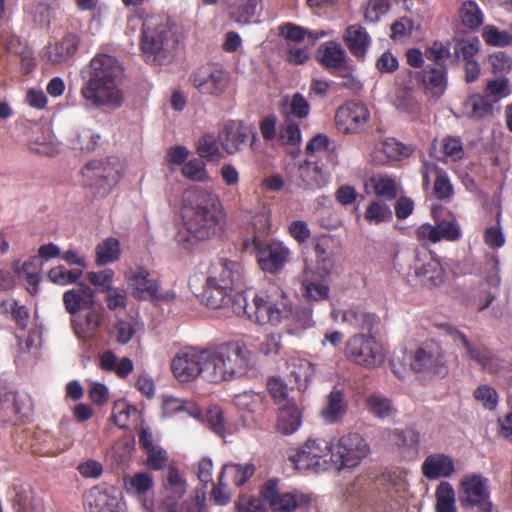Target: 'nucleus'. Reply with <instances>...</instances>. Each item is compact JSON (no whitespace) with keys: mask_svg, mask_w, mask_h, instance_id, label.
Wrapping results in <instances>:
<instances>
[{"mask_svg":"<svg viewBox=\"0 0 512 512\" xmlns=\"http://www.w3.org/2000/svg\"><path fill=\"white\" fill-rule=\"evenodd\" d=\"M255 366V355L244 342L227 341L205 349L189 347L179 351L171 370L182 383L198 376L210 383H220L247 376Z\"/></svg>","mask_w":512,"mask_h":512,"instance_id":"f257e3e1","label":"nucleus"},{"mask_svg":"<svg viewBox=\"0 0 512 512\" xmlns=\"http://www.w3.org/2000/svg\"><path fill=\"white\" fill-rule=\"evenodd\" d=\"M225 213L219 197L201 187L188 189L183 196L182 218L189 233L186 239L204 241L213 238L221 230ZM179 241H185L179 235Z\"/></svg>","mask_w":512,"mask_h":512,"instance_id":"f03ea898","label":"nucleus"},{"mask_svg":"<svg viewBox=\"0 0 512 512\" xmlns=\"http://www.w3.org/2000/svg\"><path fill=\"white\" fill-rule=\"evenodd\" d=\"M119 74L120 65L115 57L108 54H98L93 57L89 65L88 78L81 87L85 106L120 107L124 98L117 83Z\"/></svg>","mask_w":512,"mask_h":512,"instance_id":"7ed1b4c3","label":"nucleus"},{"mask_svg":"<svg viewBox=\"0 0 512 512\" xmlns=\"http://www.w3.org/2000/svg\"><path fill=\"white\" fill-rule=\"evenodd\" d=\"M176 42L175 33L165 16L144 18L139 45L145 62L162 65L169 61Z\"/></svg>","mask_w":512,"mask_h":512,"instance_id":"20e7f679","label":"nucleus"},{"mask_svg":"<svg viewBox=\"0 0 512 512\" xmlns=\"http://www.w3.org/2000/svg\"><path fill=\"white\" fill-rule=\"evenodd\" d=\"M243 249L255 256L263 272L271 275L282 272L292 256L290 248L283 241L263 238L260 235L246 238L243 241Z\"/></svg>","mask_w":512,"mask_h":512,"instance_id":"39448f33","label":"nucleus"},{"mask_svg":"<svg viewBox=\"0 0 512 512\" xmlns=\"http://www.w3.org/2000/svg\"><path fill=\"white\" fill-rule=\"evenodd\" d=\"M261 500L272 512H292L306 509L311 496L298 489H286L277 478L267 480L260 490Z\"/></svg>","mask_w":512,"mask_h":512,"instance_id":"423d86ee","label":"nucleus"},{"mask_svg":"<svg viewBox=\"0 0 512 512\" xmlns=\"http://www.w3.org/2000/svg\"><path fill=\"white\" fill-rule=\"evenodd\" d=\"M292 309L278 291H260L253 296L248 319L260 325H277L287 319Z\"/></svg>","mask_w":512,"mask_h":512,"instance_id":"0eeeda50","label":"nucleus"},{"mask_svg":"<svg viewBox=\"0 0 512 512\" xmlns=\"http://www.w3.org/2000/svg\"><path fill=\"white\" fill-rule=\"evenodd\" d=\"M458 501L466 512H492L489 480L476 473L464 476L458 487Z\"/></svg>","mask_w":512,"mask_h":512,"instance_id":"6e6552de","label":"nucleus"},{"mask_svg":"<svg viewBox=\"0 0 512 512\" xmlns=\"http://www.w3.org/2000/svg\"><path fill=\"white\" fill-rule=\"evenodd\" d=\"M332 452V441L324 438H309L303 445L292 449L288 460L297 470H325L327 457Z\"/></svg>","mask_w":512,"mask_h":512,"instance_id":"1a4fd4ad","label":"nucleus"},{"mask_svg":"<svg viewBox=\"0 0 512 512\" xmlns=\"http://www.w3.org/2000/svg\"><path fill=\"white\" fill-rule=\"evenodd\" d=\"M370 446L359 433L352 432L341 436L332 443L331 460L338 470L354 468L369 454Z\"/></svg>","mask_w":512,"mask_h":512,"instance_id":"9d476101","label":"nucleus"},{"mask_svg":"<svg viewBox=\"0 0 512 512\" xmlns=\"http://www.w3.org/2000/svg\"><path fill=\"white\" fill-rule=\"evenodd\" d=\"M410 367L415 373H428L444 378L448 374L446 351L439 342L427 340L414 351Z\"/></svg>","mask_w":512,"mask_h":512,"instance_id":"9b49d317","label":"nucleus"},{"mask_svg":"<svg viewBox=\"0 0 512 512\" xmlns=\"http://www.w3.org/2000/svg\"><path fill=\"white\" fill-rule=\"evenodd\" d=\"M189 81L202 95L220 96L228 88L230 75L221 64L206 63L190 74Z\"/></svg>","mask_w":512,"mask_h":512,"instance_id":"f8f14e48","label":"nucleus"},{"mask_svg":"<svg viewBox=\"0 0 512 512\" xmlns=\"http://www.w3.org/2000/svg\"><path fill=\"white\" fill-rule=\"evenodd\" d=\"M218 139L226 154L235 155L243 152L248 146L253 149L257 134L244 122L229 120L219 130Z\"/></svg>","mask_w":512,"mask_h":512,"instance_id":"ddd939ff","label":"nucleus"},{"mask_svg":"<svg viewBox=\"0 0 512 512\" xmlns=\"http://www.w3.org/2000/svg\"><path fill=\"white\" fill-rule=\"evenodd\" d=\"M348 359L365 367H376L383 361L382 349L371 335L357 334L346 343Z\"/></svg>","mask_w":512,"mask_h":512,"instance_id":"4468645a","label":"nucleus"},{"mask_svg":"<svg viewBox=\"0 0 512 512\" xmlns=\"http://www.w3.org/2000/svg\"><path fill=\"white\" fill-rule=\"evenodd\" d=\"M370 120L368 107L360 101H347L335 113V125L342 134L363 132Z\"/></svg>","mask_w":512,"mask_h":512,"instance_id":"2eb2a0df","label":"nucleus"},{"mask_svg":"<svg viewBox=\"0 0 512 512\" xmlns=\"http://www.w3.org/2000/svg\"><path fill=\"white\" fill-rule=\"evenodd\" d=\"M83 183L94 190L95 195L104 196L118 182V171L109 162L93 160L82 168Z\"/></svg>","mask_w":512,"mask_h":512,"instance_id":"dca6fc26","label":"nucleus"},{"mask_svg":"<svg viewBox=\"0 0 512 512\" xmlns=\"http://www.w3.org/2000/svg\"><path fill=\"white\" fill-rule=\"evenodd\" d=\"M207 278L238 289L244 285V267L238 260L220 257L211 264Z\"/></svg>","mask_w":512,"mask_h":512,"instance_id":"f3484780","label":"nucleus"},{"mask_svg":"<svg viewBox=\"0 0 512 512\" xmlns=\"http://www.w3.org/2000/svg\"><path fill=\"white\" fill-rule=\"evenodd\" d=\"M452 336L455 340H458L465 349L466 356L481 366L484 371L497 373L500 370L499 359L488 347L471 342L468 337L459 330H455Z\"/></svg>","mask_w":512,"mask_h":512,"instance_id":"a211bd4d","label":"nucleus"},{"mask_svg":"<svg viewBox=\"0 0 512 512\" xmlns=\"http://www.w3.org/2000/svg\"><path fill=\"white\" fill-rule=\"evenodd\" d=\"M81 38L76 33H67L60 40L50 43L44 49V55L52 65L71 64Z\"/></svg>","mask_w":512,"mask_h":512,"instance_id":"6ab92c4d","label":"nucleus"},{"mask_svg":"<svg viewBox=\"0 0 512 512\" xmlns=\"http://www.w3.org/2000/svg\"><path fill=\"white\" fill-rule=\"evenodd\" d=\"M431 217L435 222L440 241L456 242L462 238V230L456 216L442 205H433Z\"/></svg>","mask_w":512,"mask_h":512,"instance_id":"aec40b11","label":"nucleus"},{"mask_svg":"<svg viewBox=\"0 0 512 512\" xmlns=\"http://www.w3.org/2000/svg\"><path fill=\"white\" fill-rule=\"evenodd\" d=\"M305 154L307 158L323 162L326 165L336 167L339 163L336 144L322 133L313 136L306 144Z\"/></svg>","mask_w":512,"mask_h":512,"instance_id":"412c9836","label":"nucleus"},{"mask_svg":"<svg viewBox=\"0 0 512 512\" xmlns=\"http://www.w3.org/2000/svg\"><path fill=\"white\" fill-rule=\"evenodd\" d=\"M127 280L135 299L148 300L158 297L159 282L147 269L138 267L130 273Z\"/></svg>","mask_w":512,"mask_h":512,"instance_id":"4be33fe9","label":"nucleus"},{"mask_svg":"<svg viewBox=\"0 0 512 512\" xmlns=\"http://www.w3.org/2000/svg\"><path fill=\"white\" fill-rule=\"evenodd\" d=\"M325 165L324 162L306 158L298 167V176L301 181L299 186L310 190L324 187L329 181L328 173L324 171Z\"/></svg>","mask_w":512,"mask_h":512,"instance_id":"5701e85b","label":"nucleus"},{"mask_svg":"<svg viewBox=\"0 0 512 512\" xmlns=\"http://www.w3.org/2000/svg\"><path fill=\"white\" fill-rule=\"evenodd\" d=\"M419 74L425 95L435 101L441 98L447 88L446 67L427 65Z\"/></svg>","mask_w":512,"mask_h":512,"instance_id":"b1692460","label":"nucleus"},{"mask_svg":"<svg viewBox=\"0 0 512 512\" xmlns=\"http://www.w3.org/2000/svg\"><path fill=\"white\" fill-rule=\"evenodd\" d=\"M85 504L89 512H124L117 496L100 486H95L86 493Z\"/></svg>","mask_w":512,"mask_h":512,"instance_id":"393cba45","label":"nucleus"},{"mask_svg":"<svg viewBox=\"0 0 512 512\" xmlns=\"http://www.w3.org/2000/svg\"><path fill=\"white\" fill-rule=\"evenodd\" d=\"M65 309L71 315L81 310L90 309L95 303V291L85 283H78L77 288L67 290L63 294Z\"/></svg>","mask_w":512,"mask_h":512,"instance_id":"a878e982","label":"nucleus"},{"mask_svg":"<svg viewBox=\"0 0 512 512\" xmlns=\"http://www.w3.org/2000/svg\"><path fill=\"white\" fill-rule=\"evenodd\" d=\"M421 470L429 480L448 478L455 472V464L451 456L444 453H434L425 458Z\"/></svg>","mask_w":512,"mask_h":512,"instance_id":"bb28decb","label":"nucleus"},{"mask_svg":"<svg viewBox=\"0 0 512 512\" xmlns=\"http://www.w3.org/2000/svg\"><path fill=\"white\" fill-rule=\"evenodd\" d=\"M317 60L326 69L332 72L345 70L349 64L346 52L341 45L335 41L323 43L317 50Z\"/></svg>","mask_w":512,"mask_h":512,"instance_id":"cd10ccee","label":"nucleus"},{"mask_svg":"<svg viewBox=\"0 0 512 512\" xmlns=\"http://www.w3.org/2000/svg\"><path fill=\"white\" fill-rule=\"evenodd\" d=\"M234 290L236 289L207 278L199 295L200 302L212 309L225 308L229 302V293Z\"/></svg>","mask_w":512,"mask_h":512,"instance_id":"c85d7f7f","label":"nucleus"},{"mask_svg":"<svg viewBox=\"0 0 512 512\" xmlns=\"http://www.w3.org/2000/svg\"><path fill=\"white\" fill-rule=\"evenodd\" d=\"M348 410V402L343 390L334 387L327 396L326 405L320 415L326 423L334 424L342 420Z\"/></svg>","mask_w":512,"mask_h":512,"instance_id":"c756f323","label":"nucleus"},{"mask_svg":"<svg viewBox=\"0 0 512 512\" xmlns=\"http://www.w3.org/2000/svg\"><path fill=\"white\" fill-rule=\"evenodd\" d=\"M344 41L350 53L357 59L363 60L370 46L371 38L363 26L353 24L346 28Z\"/></svg>","mask_w":512,"mask_h":512,"instance_id":"7c9ffc66","label":"nucleus"},{"mask_svg":"<svg viewBox=\"0 0 512 512\" xmlns=\"http://www.w3.org/2000/svg\"><path fill=\"white\" fill-rule=\"evenodd\" d=\"M302 424V411L295 403H286L279 408L277 416V431L283 435L296 432Z\"/></svg>","mask_w":512,"mask_h":512,"instance_id":"2f4dec72","label":"nucleus"},{"mask_svg":"<svg viewBox=\"0 0 512 512\" xmlns=\"http://www.w3.org/2000/svg\"><path fill=\"white\" fill-rule=\"evenodd\" d=\"M342 320L353 328L367 332L369 335H371L374 328L380 323V318L375 313L365 311L360 307L346 310L343 313Z\"/></svg>","mask_w":512,"mask_h":512,"instance_id":"473e14b6","label":"nucleus"},{"mask_svg":"<svg viewBox=\"0 0 512 512\" xmlns=\"http://www.w3.org/2000/svg\"><path fill=\"white\" fill-rule=\"evenodd\" d=\"M304 296L308 300L321 301L329 296V286L325 283V278H320L310 267H306L303 273Z\"/></svg>","mask_w":512,"mask_h":512,"instance_id":"72a5a7b5","label":"nucleus"},{"mask_svg":"<svg viewBox=\"0 0 512 512\" xmlns=\"http://www.w3.org/2000/svg\"><path fill=\"white\" fill-rule=\"evenodd\" d=\"M262 10V0H237L230 12V19L239 24H250Z\"/></svg>","mask_w":512,"mask_h":512,"instance_id":"f704fd0d","label":"nucleus"},{"mask_svg":"<svg viewBox=\"0 0 512 512\" xmlns=\"http://www.w3.org/2000/svg\"><path fill=\"white\" fill-rule=\"evenodd\" d=\"M220 147L218 136L216 137L213 133H206L197 140L196 153L201 159L206 161H219L223 158V152Z\"/></svg>","mask_w":512,"mask_h":512,"instance_id":"c9c22d12","label":"nucleus"},{"mask_svg":"<svg viewBox=\"0 0 512 512\" xmlns=\"http://www.w3.org/2000/svg\"><path fill=\"white\" fill-rule=\"evenodd\" d=\"M463 109L465 115L473 120L483 119L493 113L491 102L481 94L469 96L464 102Z\"/></svg>","mask_w":512,"mask_h":512,"instance_id":"e433bc0d","label":"nucleus"},{"mask_svg":"<svg viewBox=\"0 0 512 512\" xmlns=\"http://www.w3.org/2000/svg\"><path fill=\"white\" fill-rule=\"evenodd\" d=\"M124 485L128 494L143 499L147 492L153 488V477L147 472H137L124 477Z\"/></svg>","mask_w":512,"mask_h":512,"instance_id":"4c0bfd02","label":"nucleus"},{"mask_svg":"<svg viewBox=\"0 0 512 512\" xmlns=\"http://www.w3.org/2000/svg\"><path fill=\"white\" fill-rule=\"evenodd\" d=\"M101 323L102 314L96 309L90 310L83 321L78 319L72 320V326L79 338H90L95 335Z\"/></svg>","mask_w":512,"mask_h":512,"instance_id":"58836bf2","label":"nucleus"},{"mask_svg":"<svg viewBox=\"0 0 512 512\" xmlns=\"http://www.w3.org/2000/svg\"><path fill=\"white\" fill-rule=\"evenodd\" d=\"M464 27L470 30L478 29L484 22V15L479 5L473 0L464 1L458 11Z\"/></svg>","mask_w":512,"mask_h":512,"instance_id":"ea45409f","label":"nucleus"},{"mask_svg":"<svg viewBox=\"0 0 512 512\" xmlns=\"http://www.w3.org/2000/svg\"><path fill=\"white\" fill-rule=\"evenodd\" d=\"M365 404L368 412L379 419L389 418L396 412L391 399L381 394H370L366 398Z\"/></svg>","mask_w":512,"mask_h":512,"instance_id":"a19ab883","label":"nucleus"},{"mask_svg":"<svg viewBox=\"0 0 512 512\" xmlns=\"http://www.w3.org/2000/svg\"><path fill=\"white\" fill-rule=\"evenodd\" d=\"M254 473L255 467L252 464H227L222 468L218 476V481L221 483L222 479L228 476L235 486L240 487L244 485Z\"/></svg>","mask_w":512,"mask_h":512,"instance_id":"79ce46f5","label":"nucleus"},{"mask_svg":"<svg viewBox=\"0 0 512 512\" xmlns=\"http://www.w3.org/2000/svg\"><path fill=\"white\" fill-rule=\"evenodd\" d=\"M234 404L241 410L260 413L265 409V395L253 391H245L234 397Z\"/></svg>","mask_w":512,"mask_h":512,"instance_id":"37998d69","label":"nucleus"},{"mask_svg":"<svg viewBox=\"0 0 512 512\" xmlns=\"http://www.w3.org/2000/svg\"><path fill=\"white\" fill-rule=\"evenodd\" d=\"M163 412L172 416L178 412H186L189 416L199 418L202 415L200 408L192 402L183 401L175 397H166L163 401Z\"/></svg>","mask_w":512,"mask_h":512,"instance_id":"c03bdc74","label":"nucleus"},{"mask_svg":"<svg viewBox=\"0 0 512 512\" xmlns=\"http://www.w3.org/2000/svg\"><path fill=\"white\" fill-rule=\"evenodd\" d=\"M7 499L17 512H23L30 501V487L15 481L7 490Z\"/></svg>","mask_w":512,"mask_h":512,"instance_id":"a18cd8bd","label":"nucleus"},{"mask_svg":"<svg viewBox=\"0 0 512 512\" xmlns=\"http://www.w3.org/2000/svg\"><path fill=\"white\" fill-rule=\"evenodd\" d=\"M119 255V241L110 237L97 245L96 264L99 266H104L108 263L116 261L119 258Z\"/></svg>","mask_w":512,"mask_h":512,"instance_id":"49530a36","label":"nucleus"},{"mask_svg":"<svg viewBox=\"0 0 512 512\" xmlns=\"http://www.w3.org/2000/svg\"><path fill=\"white\" fill-rule=\"evenodd\" d=\"M436 512H456L455 492L448 482H441L436 488Z\"/></svg>","mask_w":512,"mask_h":512,"instance_id":"de8ad7c7","label":"nucleus"},{"mask_svg":"<svg viewBox=\"0 0 512 512\" xmlns=\"http://www.w3.org/2000/svg\"><path fill=\"white\" fill-rule=\"evenodd\" d=\"M375 195L383 200L391 201L397 197L398 189L395 179L379 175L371 178Z\"/></svg>","mask_w":512,"mask_h":512,"instance_id":"09e8293b","label":"nucleus"},{"mask_svg":"<svg viewBox=\"0 0 512 512\" xmlns=\"http://www.w3.org/2000/svg\"><path fill=\"white\" fill-rule=\"evenodd\" d=\"M416 274L424 283L438 286L443 282V268L439 261L431 259L416 267Z\"/></svg>","mask_w":512,"mask_h":512,"instance_id":"8fccbe9b","label":"nucleus"},{"mask_svg":"<svg viewBox=\"0 0 512 512\" xmlns=\"http://www.w3.org/2000/svg\"><path fill=\"white\" fill-rule=\"evenodd\" d=\"M82 275V269L68 270L63 265H59L51 268L48 271L47 277L54 284L66 286L73 283L78 284V281L82 277Z\"/></svg>","mask_w":512,"mask_h":512,"instance_id":"3c124183","label":"nucleus"},{"mask_svg":"<svg viewBox=\"0 0 512 512\" xmlns=\"http://www.w3.org/2000/svg\"><path fill=\"white\" fill-rule=\"evenodd\" d=\"M393 214L390 207L384 202L372 201L366 208L364 218L370 224H380L392 220Z\"/></svg>","mask_w":512,"mask_h":512,"instance_id":"603ef678","label":"nucleus"},{"mask_svg":"<svg viewBox=\"0 0 512 512\" xmlns=\"http://www.w3.org/2000/svg\"><path fill=\"white\" fill-rule=\"evenodd\" d=\"M166 491L174 494L176 497H182L186 493L187 483L181 476L179 469L170 465L167 470L166 478L163 482Z\"/></svg>","mask_w":512,"mask_h":512,"instance_id":"864d4df0","label":"nucleus"},{"mask_svg":"<svg viewBox=\"0 0 512 512\" xmlns=\"http://www.w3.org/2000/svg\"><path fill=\"white\" fill-rule=\"evenodd\" d=\"M181 173L184 177L192 181L206 182L209 180L205 163L197 158L186 162L181 168Z\"/></svg>","mask_w":512,"mask_h":512,"instance_id":"5fc2aeb1","label":"nucleus"},{"mask_svg":"<svg viewBox=\"0 0 512 512\" xmlns=\"http://www.w3.org/2000/svg\"><path fill=\"white\" fill-rule=\"evenodd\" d=\"M482 38L489 46L504 47L511 44V34L499 30L494 25H486L482 30Z\"/></svg>","mask_w":512,"mask_h":512,"instance_id":"6e6d98bb","label":"nucleus"},{"mask_svg":"<svg viewBox=\"0 0 512 512\" xmlns=\"http://www.w3.org/2000/svg\"><path fill=\"white\" fill-rule=\"evenodd\" d=\"M473 397L481 402L482 406L490 411H493L496 409L499 401V395L497 391L487 385H479L473 392Z\"/></svg>","mask_w":512,"mask_h":512,"instance_id":"4d7b16f0","label":"nucleus"},{"mask_svg":"<svg viewBox=\"0 0 512 512\" xmlns=\"http://www.w3.org/2000/svg\"><path fill=\"white\" fill-rule=\"evenodd\" d=\"M433 196L438 200L449 201L454 194V188L446 171L435 177Z\"/></svg>","mask_w":512,"mask_h":512,"instance_id":"13d9d810","label":"nucleus"},{"mask_svg":"<svg viewBox=\"0 0 512 512\" xmlns=\"http://www.w3.org/2000/svg\"><path fill=\"white\" fill-rule=\"evenodd\" d=\"M113 277L114 271L111 269H105L99 272H89L87 274V279L90 284L103 293H107L113 288Z\"/></svg>","mask_w":512,"mask_h":512,"instance_id":"bf43d9fd","label":"nucleus"},{"mask_svg":"<svg viewBox=\"0 0 512 512\" xmlns=\"http://www.w3.org/2000/svg\"><path fill=\"white\" fill-rule=\"evenodd\" d=\"M224 309L230 310L236 316H246L248 318L251 305L248 303L247 297L243 293L234 290L232 293H229V302Z\"/></svg>","mask_w":512,"mask_h":512,"instance_id":"052dcab7","label":"nucleus"},{"mask_svg":"<svg viewBox=\"0 0 512 512\" xmlns=\"http://www.w3.org/2000/svg\"><path fill=\"white\" fill-rule=\"evenodd\" d=\"M442 151L446 158L459 161L464 157L463 143L460 138L447 136L442 139Z\"/></svg>","mask_w":512,"mask_h":512,"instance_id":"680f3d73","label":"nucleus"},{"mask_svg":"<svg viewBox=\"0 0 512 512\" xmlns=\"http://www.w3.org/2000/svg\"><path fill=\"white\" fill-rule=\"evenodd\" d=\"M414 235L416 240L423 246L440 242V236L436 225H432L430 223H423L418 226L414 231Z\"/></svg>","mask_w":512,"mask_h":512,"instance_id":"e2e57ef3","label":"nucleus"},{"mask_svg":"<svg viewBox=\"0 0 512 512\" xmlns=\"http://www.w3.org/2000/svg\"><path fill=\"white\" fill-rule=\"evenodd\" d=\"M479 51L477 42L461 39L454 45V56L458 61L466 63V61L475 60V56Z\"/></svg>","mask_w":512,"mask_h":512,"instance_id":"0e129e2a","label":"nucleus"},{"mask_svg":"<svg viewBox=\"0 0 512 512\" xmlns=\"http://www.w3.org/2000/svg\"><path fill=\"white\" fill-rule=\"evenodd\" d=\"M206 423L215 434L224 437L226 426L223 411L220 407L213 406L207 410Z\"/></svg>","mask_w":512,"mask_h":512,"instance_id":"69168bd1","label":"nucleus"},{"mask_svg":"<svg viewBox=\"0 0 512 512\" xmlns=\"http://www.w3.org/2000/svg\"><path fill=\"white\" fill-rule=\"evenodd\" d=\"M145 453L147 455L145 464L151 470L158 471L166 466L168 462V454L160 446L156 445L151 447L150 449L146 450Z\"/></svg>","mask_w":512,"mask_h":512,"instance_id":"338daca9","label":"nucleus"},{"mask_svg":"<svg viewBox=\"0 0 512 512\" xmlns=\"http://www.w3.org/2000/svg\"><path fill=\"white\" fill-rule=\"evenodd\" d=\"M383 152L389 159L400 160L401 158L410 156L412 149L396 139L390 138L384 141Z\"/></svg>","mask_w":512,"mask_h":512,"instance_id":"774afa93","label":"nucleus"}]
</instances>
